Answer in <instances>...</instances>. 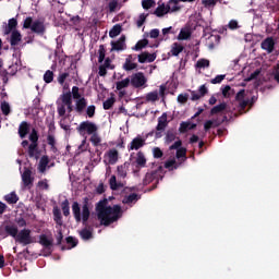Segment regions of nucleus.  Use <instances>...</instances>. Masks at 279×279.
<instances>
[{
  "mask_svg": "<svg viewBox=\"0 0 279 279\" xmlns=\"http://www.w3.org/2000/svg\"><path fill=\"white\" fill-rule=\"evenodd\" d=\"M97 217L104 226H110L123 216L120 205L106 206V202L100 201L97 205Z\"/></svg>",
  "mask_w": 279,
  "mask_h": 279,
  "instance_id": "obj_1",
  "label": "nucleus"
},
{
  "mask_svg": "<svg viewBox=\"0 0 279 279\" xmlns=\"http://www.w3.org/2000/svg\"><path fill=\"white\" fill-rule=\"evenodd\" d=\"M58 116L64 118L66 112L72 113L75 108L73 106L72 93L68 90L62 93L56 101Z\"/></svg>",
  "mask_w": 279,
  "mask_h": 279,
  "instance_id": "obj_2",
  "label": "nucleus"
},
{
  "mask_svg": "<svg viewBox=\"0 0 279 279\" xmlns=\"http://www.w3.org/2000/svg\"><path fill=\"white\" fill-rule=\"evenodd\" d=\"M72 214L76 222H83L86 225L90 217V209H89V199L87 197L83 201L82 211L81 205L78 202H73L72 206Z\"/></svg>",
  "mask_w": 279,
  "mask_h": 279,
  "instance_id": "obj_3",
  "label": "nucleus"
},
{
  "mask_svg": "<svg viewBox=\"0 0 279 279\" xmlns=\"http://www.w3.org/2000/svg\"><path fill=\"white\" fill-rule=\"evenodd\" d=\"M163 167L159 166L156 170L147 172L145 174V178L143 179V185H148L155 182L154 185L150 189H148V192H151L153 190L157 189L160 180H163Z\"/></svg>",
  "mask_w": 279,
  "mask_h": 279,
  "instance_id": "obj_4",
  "label": "nucleus"
},
{
  "mask_svg": "<svg viewBox=\"0 0 279 279\" xmlns=\"http://www.w3.org/2000/svg\"><path fill=\"white\" fill-rule=\"evenodd\" d=\"M23 28L31 29V32L37 35H44L46 33L45 22L40 20L34 21L31 16L23 21Z\"/></svg>",
  "mask_w": 279,
  "mask_h": 279,
  "instance_id": "obj_5",
  "label": "nucleus"
},
{
  "mask_svg": "<svg viewBox=\"0 0 279 279\" xmlns=\"http://www.w3.org/2000/svg\"><path fill=\"white\" fill-rule=\"evenodd\" d=\"M76 131L81 136L93 135L98 132V125L90 121H84L80 123Z\"/></svg>",
  "mask_w": 279,
  "mask_h": 279,
  "instance_id": "obj_6",
  "label": "nucleus"
},
{
  "mask_svg": "<svg viewBox=\"0 0 279 279\" xmlns=\"http://www.w3.org/2000/svg\"><path fill=\"white\" fill-rule=\"evenodd\" d=\"M15 241L21 245H32V243H35L29 229H22L19 232Z\"/></svg>",
  "mask_w": 279,
  "mask_h": 279,
  "instance_id": "obj_7",
  "label": "nucleus"
},
{
  "mask_svg": "<svg viewBox=\"0 0 279 279\" xmlns=\"http://www.w3.org/2000/svg\"><path fill=\"white\" fill-rule=\"evenodd\" d=\"M181 8L180 7H170V5H166L165 3H162L161 5H158L156 8V10L154 11V14L157 16V17H162L165 16L166 14L168 13H173V12H178L180 11Z\"/></svg>",
  "mask_w": 279,
  "mask_h": 279,
  "instance_id": "obj_8",
  "label": "nucleus"
},
{
  "mask_svg": "<svg viewBox=\"0 0 279 279\" xmlns=\"http://www.w3.org/2000/svg\"><path fill=\"white\" fill-rule=\"evenodd\" d=\"M130 83L133 87L140 88L147 83V78L143 72H138L131 76Z\"/></svg>",
  "mask_w": 279,
  "mask_h": 279,
  "instance_id": "obj_9",
  "label": "nucleus"
},
{
  "mask_svg": "<svg viewBox=\"0 0 279 279\" xmlns=\"http://www.w3.org/2000/svg\"><path fill=\"white\" fill-rule=\"evenodd\" d=\"M39 245L44 247L48 252V255L52 254V247H53V239L48 238L47 234H40L38 240Z\"/></svg>",
  "mask_w": 279,
  "mask_h": 279,
  "instance_id": "obj_10",
  "label": "nucleus"
},
{
  "mask_svg": "<svg viewBox=\"0 0 279 279\" xmlns=\"http://www.w3.org/2000/svg\"><path fill=\"white\" fill-rule=\"evenodd\" d=\"M111 51H123L126 49V36L122 35L117 41H111Z\"/></svg>",
  "mask_w": 279,
  "mask_h": 279,
  "instance_id": "obj_11",
  "label": "nucleus"
},
{
  "mask_svg": "<svg viewBox=\"0 0 279 279\" xmlns=\"http://www.w3.org/2000/svg\"><path fill=\"white\" fill-rule=\"evenodd\" d=\"M146 145V140L141 135L136 136L132 140V142L128 145V150H138L140 148Z\"/></svg>",
  "mask_w": 279,
  "mask_h": 279,
  "instance_id": "obj_12",
  "label": "nucleus"
},
{
  "mask_svg": "<svg viewBox=\"0 0 279 279\" xmlns=\"http://www.w3.org/2000/svg\"><path fill=\"white\" fill-rule=\"evenodd\" d=\"M228 120L227 116H223L222 119H214V120H207L204 123V130L205 132H208L211 128H218L222 123H225Z\"/></svg>",
  "mask_w": 279,
  "mask_h": 279,
  "instance_id": "obj_13",
  "label": "nucleus"
},
{
  "mask_svg": "<svg viewBox=\"0 0 279 279\" xmlns=\"http://www.w3.org/2000/svg\"><path fill=\"white\" fill-rule=\"evenodd\" d=\"M260 48L263 50H266L267 53H272L276 48V40L274 37H268L265 40L262 41Z\"/></svg>",
  "mask_w": 279,
  "mask_h": 279,
  "instance_id": "obj_14",
  "label": "nucleus"
},
{
  "mask_svg": "<svg viewBox=\"0 0 279 279\" xmlns=\"http://www.w3.org/2000/svg\"><path fill=\"white\" fill-rule=\"evenodd\" d=\"M19 22L15 17H12L8 21V24L3 26V34L10 35L13 32H17Z\"/></svg>",
  "mask_w": 279,
  "mask_h": 279,
  "instance_id": "obj_15",
  "label": "nucleus"
},
{
  "mask_svg": "<svg viewBox=\"0 0 279 279\" xmlns=\"http://www.w3.org/2000/svg\"><path fill=\"white\" fill-rule=\"evenodd\" d=\"M34 178L32 177V170L25 169L22 173V182L24 187L31 189L34 183Z\"/></svg>",
  "mask_w": 279,
  "mask_h": 279,
  "instance_id": "obj_16",
  "label": "nucleus"
},
{
  "mask_svg": "<svg viewBox=\"0 0 279 279\" xmlns=\"http://www.w3.org/2000/svg\"><path fill=\"white\" fill-rule=\"evenodd\" d=\"M88 101L85 97H82L81 99L75 100V107L74 110L78 114H82L85 109L87 108Z\"/></svg>",
  "mask_w": 279,
  "mask_h": 279,
  "instance_id": "obj_17",
  "label": "nucleus"
},
{
  "mask_svg": "<svg viewBox=\"0 0 279 279\" xmlns=\"http://www.w3.org/2000/svg\"><path fill=\"white\" fill-rule=\"evenodd\" d=\"M137 59L140 63H151L157 59V56L155 53L143 52L137 56Z\"/></svg>",
  "mask_w": 279,
  "mask_h": 279,
  "instance_id": "obj_18",
  "label": "nucleus"
},
{
  "mask_svg": "<svg viewBox=\"0 0 279 279\" xmlns=\"http://www.w3.org/2000/svg\"><path fill=\"white\" fill-rule=\"evenodd\" d=\"M29 131H31V125L26 121H23L20 123L17 133L21 138H25L29 133Z\"/></svg>",
  "mask_w": 279,
  "mask_h": 279,
  "instance_id": "obj_19",
  "label": "nucleus"
},
{
  "mask_svg": "<svg viewBox=\"0 0 279 279\" xmlns=\"http://www.w3.org/2000/svg\"><path fill=\"white\" fill-rule=\"evenodd\" d=\"M136 168H145L147 165V158L143 151H137L135 158Z\"/></svg>",
  "mask_w": 279,
  "mask_h": 279,
  "instance_id": "obj_20",
  "label": "nucleus"
},
{
  "mask_svg": "<svg viewBox=\"0 0 279 279\" xmlns=\"http://www.w3.org/2000/svg\"><path fill=\"white\" fill-rule=\"evenodd\" d=\"M10 34V46H17L22 41V34L20 33V31H13Z\"/></svg>",
  "mask_w": 279,
  "mask_h": 279,
  "instance_id": "obj_21",
  "label": "nucleus"
},
{
  "mask_svg": "<svg viewBox=\"0 0 279 279\" xmlns=\"http://www.w3.org/2000/svg\"><path fill=\"white\" fill-rule=\"evenodd\" d=\"M107 157H108V163L110 165H116L119 160V151L116 148L109 149L107 151Z\"/></svg>",
  "mask_w": 279,
  "mask_h": 279,
  "instance_id": "obj_22",
  "label": "nucleus"
},
{
  "mask_svg": "<svg viewBox=\"0 0 279 279\" xmlns=\"http://www.w3.org/2000/svg\"><path fill=\"white\" fill-rule=\"evenodd\" d=\"M168 126V114L163 112L160 118H158V124L156 126L157 131H165Z\"/></svg>",
  "mask_w": 279,
  "mask_h": 279,
  "instance_id": "obj_23",
  "label": "nucleus"
},
{
  "mask_svg": "<svg viewBox=\"0 0 279 279\" xmlns=\"http://www.w3.org/2000/svg\"><path fill=\"white\" fill-rule=\"evenodd\" d=\"M49 162H50V159L47 155L41 156L39 163H38V171L40 173H45Z\"/></svg>",
  "mask_w": 279,
  "mask_h": 279,
  "instance_id": "obj_24",
  "label": "nucleus"
},
{
  "mask_svg": "<svg viewBox=\"0 0 279 279\" xmlns=\"http://www.w3.org/2000/svg\"><path fill=\"white\" fill-rule=\"evenodd\" d=\"M53 220L56 225L63 226V217L59 207L54 206L52 209Z\"/></svg>",
  "mask_w": 279,
  "mask_h": 279,
  "instance_id": "obj_25",
  "label": "nucleus"
},
{
  "mask_svg": "<svg viewBox=\"0 0 279 279\" xmlns=\"http://www.w3.org/2000/svg\"><path fill=\"white\" fill-rule=\"evenodd\" d=\"M47 144L50 146V150L52 153H57L58 148H57V140L56 136L51 133H48L47 135Z\"/></svg>",
  "mask_w": 279,
  "mask_h": 279,
  "instance_id": "obj_26",
  "label": "nucleus"
},
{
  "mask_svg": "<svg viewBox=\"0 0 279 279\" xmlns=\"http://www.w3.org/2000/svg\"><path fill=\"white\" fill-rule=\"evenodd\" d=\"M183 51H184V46H182V45L179 44V43L172 44L170 52H171V54H172L173 57H178V56H179L180 53H182Z\"/></svg>",
  "mask_w": 279,
  "mask_h": 279,
  "instance_id": "obj_27",
  "label": "nucleus"
},
{
  "mask_svg": "<svg viewBox=\"0 0 279 279\" xmlns=\"http://www.w3.org/2000/svg\"><path fill=\"white\" fill-rule=\"evenodd\" d=\"M4 231L11 235L13 239H17L19 235V228L16 226H5Z\"/></svg>",
  "mask_w": 279,
  "mask_h": 279,
  "instance_id": "obj_28",
  "label": "nucleus"
},
{
  "mask_svg": "<svg viewBox=\"0 0 279 279\" xmlns=\"http://www.w3.org/2000/svg\"><path fill=\"white\" fill-rule=\"evenodd\" d=\"M3 198L8 204H16L20 199L15 192H11L10 194L4 195Z\"/></svg>",
  "mask_w": 279,
  "mask_h": 279,
  "instance_id": "obj_29",
  "label": "nucleus"
},
{
  "mask_svg": "<svg viewBox=\"0 0 279 279\" xmlns=\"http://www.w3.org/2000/svg\"><path fill=\"white\" fill-rule=\"evenodd\" d=\"M226 109H227V102H221L220 105H217L214 108H211L210 114L211 116L219 114L222 111H225Z\"/></svg>",
  "mask_w": 279,
  "mask_h": 279,
  "instance_id": "obj_30",
  "label": "nucleus"
},
{
  "mask_svg": "<svg viewBox=\"0 0 279 279\" xmlns=\"http://www.w3.org/2000/svg\"><path fill=\"white\" fill-rule=\"evenodd\" d=\"M109 185H110V189L113 190V191H117V190H119L120 187H123V184H122V183H118L116 175H111V177H110V179H109Z\"/></svg>",
  "mask_w": 279,
  "mask_h": 279,
  "instance_id": "obj_31",
  "label": "nucleus"
},
{
  "mask_svg": "<svg viewBox=\"0 0 279 279\" xmlns=\"http://www.w3.org/2000/svg\"><path fill=\"white\" fill-rule=\"evenodd\" d=\"M122 33V26L120 24L114 25L110 31H109V37L114 38L119 36Z\"/></svg>",
  "mask_w": 279,
  "mask_h": 279,
  "instance_id": "obj_32",
  "label": "nucleus"
},
{
  "mask_svg": "<svg viewBox=\"0 0 279 279\" xmlns=\"http://www.w3.org/2000/svg\"><path fill=\"white\" fill-rule=\"evenodd\" d=\"M130 84H131V80H130V77H126V78L122 80L121 82L116 83V89L122 90L123 88L129 87Z\"/></svg>",
  "mask_w": 279,
  "mask_h": 279,
  "instance_id": "obj_33",
  "label": "nucleus"
},
{
  "mask_svg": "<svg viewBox=\"0 0 279 279\" xmlns=\"http://www.w3.org/2000/svg\"><path fill=\"white\" fill-rule=\"evenodd\" d=\"M117 173H118V177H120L122 179H125L128 177V166H126V163L118 166L117 167Z\"/></svg>",
  "mask_w": 279,
  "mask_h": 279,
  "instance_id": "obj_34",
  "label": "nucleus"
},
{
  "mask_svg": "<svg viewBox=\"0 0 279 279\" xmlns=\"http://www.w3.org/2000/svg\"><path fill=\"white\" fill-rule=\"evenodd\" d=\"M148 45H149L148 39H142V40H138L132 49L135 51H140V50L146 48Z\"/></svg>",
  "mask_w": 279,
  "mask_h": 279,
  "instance_id": "obj_35",
  "label": "nucleus"
},
{
  "mask_svg": "<svg viewBox=\"0 0 279 279\" xmlns=\"http://www.w3.org/2000/svg\"><path fill=\"white\" fill-rule=\"evenodd\" d=\"M192 37V32L190 29H181L178 39L179 40H187Z\"/></svg>",
  "mask_w": 279,
  "mask_h": 279,
  "instance_id": "obj_36",
  "label": "nucleus"
},
{
  "mask_svg": "<svg viewBox=\"0 0 279 279\" xmlns=\"http://www.w3.org/2000/svg\"><path fill=\"white\" fill-rule=\"evenodd\" d=\"M138 64L137 63H134L130 60H125L124 64L122 65V69L126 72H130L132 70H135L137 69Z\"/></svg>",
  "mask_w": 279,
  "mask_h": 279,
  "instance_id": "obj_37",
  "label": "nucleus"
},
{
  "mask_svg": "<svg viewBox=\"0 0 279 279\" xmlns=\"http://www.w3.org/2000/svg\"><path fill=\"white\" fill-rule=\"evenodd\" d=\"M28 140L31 141V144H38L39 141V134L36 129H32Z\"/></svg>",
  "mask_w": 279,
  "mask_h": 279,
  "instance_id": "obj_38",
  "label": "nucleus"
},
{
  "mask_svg": "<svg viewBox=\"0 0 279 279\" xmlns=\"http://www.w3.org/2000/svg\"><path fill=\"white\" fill-rule=\"evenodd\" d=\"M178 133L174 130H168L166 133V142L168 144L172 143L173 141L177 140Z\"/></svg>",
  "mask_w": 279,
  "mask_h": 279,
  "instance_id": "obj_39",
  "label": "nucleus"
},
{
  "mask_svg": "<svg viewBox=\"0 0 279 279\" xmlns=\"http://www.w3.org/2000/svg\"><path fill=\"white\" fill-rule=\"evenodd\" d=\"M89 142L93 144V146H99L101 143V137L99 136L98 132H95L94 134H90Z\"/></svg>",
  "mask_w": 279,
  "mask_h": 279,
  "instance_id": "obj_40",
  "label": "nucleus"
},
{
  "mask_svg": "<svg viewBox=\"0 0 279 279\" xmlns=\"http://www.w3.org/2000/svg\"><path fill=\"white\" fill-rule=\"evenodd\" d=\"M80 236L83 241H89V239H93V232L87 229H83L80 231Z\"/></svg>",
  "mask_w": 279,
  "mask_h": 279,
  "instance_id": "obj_41",
  "label": "nucleus"
},
{
  "mask_svg": "<svg viewBox=\"0 0 279 279\" xmlns=\"http://www.w3.org/2000/svg\"><path fill=\"white\" fill-rule=\"evenodd\" d=\"M61 209H62V213H63V216L68 217L70 216V202L69 199H64L62 203H61Z\"/></svg>",
  "mask_w": 279,
  "mask_h": 279,
  "instance_id": "obj_42",
  "label": "nucleus"
},
{
  "mask_svg": "<svg viewBox=\"0 0 279 279\" xmlns=\"http://www.w3.org/2000/svg\"><path fill=\"white\" fill-rule=\"evenodd\" d=\"M71 99H75L76 100H80V99H83L81 93H80V87L77 86H73L72 87V92H71Z\"/></svg>",
  "mask_w": 279,
  "mask_h": 279,
  "instance_id": "obj_43",
  "label": "nucleus"
},
{
  "mask_svg": "<svg viewBox=\"0 0 279 279\" xmlns=\"http://www.w3.org/2000/svg\"><path fill=\"white\" fill-rule=\"evenodd\" d=\"M138 199H140L138 194H136V193H131L130 195H128V196H125V197L123 198V203H125V204H131V203L136 202V201H138Z\"/></svg>",
  "mask_w": 279,
  "mask_h": 279,
  "instance_id": "obj_44",
  "label": "nucleus"
},
{
  "mask_svg": "<svg viewBox=\"0 0 279 279\" xmlns=\"http://www.w3.org/2000/svg\"><path fill=\"white\" fill-rule=\"evenodd\" d=\"M43 78L46 84H50L53 82L54 73L52 71L48 70L45 72Z\"/></svg>",
  "mask_w": 279,
  "mask_h": 279,
  "instance_id": "obj_45",
  "label": "nucleus"
},
{
  "mask_svg": "<svg viewBox=\"0 0 279 279\" xmlns=\"http://www.w3.org/2000/svg\"><path fill=\"white\" fill-rule=\"evenodd\" d=\"M65 243L68 245H71L70 247H68V250H72L73 247H76L78 245V240L70 235L65 238Z\"/></svg>",
  "mask_w": 279,
  "mask_h": 279,
  "instance_id": "obj_46",
  "label": "nucleus"
},
{
  "mask_svg": "<svg viewBox=\"0 0 279 279\" xmlns=\"http://www.w3.org/2000/svg\"><path fill=\"white\" fill-rule=\"evenodd\" d=\"M106 52V47L104 45H100L98 49V63H102L105 61Z\"/></svg>",
  "mask_w": 279,
  "mask_h": 279,
  "instance_id": "obj_47",
  "label": "nucleus"
},
{
  "mask_svg": "<svg viewBox=\"0 0 279 279\" xmlns=\"http://www.w3.org/2000/svg\"><path fill=\"white\" fill-rule=\"evenodd\" d=\"M116 104V98L114 97H111V98H108L106 101L102 102V108L105 110H110Z\"/></svg>",
  "mask_w": 279,
  "mask_h": 279,
  "instance_id": "obj_48",
  "label": "nucleus"
},
{
  "mask_svg": "<svg viewBox=\"0 0 279 279\" xmlns=\"http://www.w3.org/2000/svg\"><path fill=\"white\" fill-rule=\"evenodd\" d=\"M38 150V144L31 143L28 145L27 154L29 158L35 157V153Z\"/></svg>",
  "mask_w": 279,
  "mask_h": 279,
  "instance_id": "obj_49",
  "label": "nucleus"
},
{
  "mask_svg": "<svg viewBox=\"0 0 279 279\" xmlns=\"http://www.w3.org/2000/svg\"><path fill=\"white\" fill-rule=\"evenodd\" d=\"M186 154H187V149L184 147H181L177 150L175 157L177 159L183 158V160H186Z\"/></svg>",
  "mask_w": 279,
  "mask_h": 279,
  "instance_id": "obj_50",
  "label": "nucleus"
},
{
  "mask_svg": "<svg viewBox=\"0 0 279 279\" xmlns=\"http://www.w3.org/2000/svg\"><path fill=\"white\" fill-rule=\"evenodd\" d=\"M159 100V94L157 90L148 93L146 95V101H157Z\"/></svg>",
  "mask_w": 279,
  "mask_h": 279,
  "instance_id": "obj_51",
  "label": "nucleus"
},
{
  "mask_svg": "<svg viewBox=\"0 0 279 279\" xmlns=\"http://www.w3.org/2000/svg\"><path fill=\"white\" fill-rule=\"evenodd\" d=\"M68 77H70V73L64 72V73H59L58 77H57V82L60 85H64L65 81L68 80Z\"/></svg>",
  "mask_w": 279,
  "mask_h": 279,
  "instance_id": "obj_52",
  "label": "nucleus"
},
{
  "mask_svg": "<svg viewBox=\"0 0 279 279\" xmlns=\"http://www.w3.org/2000/svg\"><path fill=\"white\" fill-rule=\"evenodd\" d=\"M165 168L169 169V170H173V169H178L179 166L177 165V160L175 159H171L165 162Z\"/></svg>",
  "mask_w": 279,
  "mask_h": 279,
  "instance_id": "obj_53",
  "label": "nucleus"
},
{
  "mask_svg": "<svg viewBox=\"0 0 279 279\" xmlns=\"http://www.w3.org/2000/svg\"><path fill=\"white\" fill-rule=\"evenodd\" d=\"M155 5H156L155 0H143V1H142V7H143V9H145V10H149V9H151V8L155 7Z\"/></svg>",
  "mask_w": 279,
  "mask_h": 279,
  "instance_id": "obj_54",
  "label": "nucleus"
},
{
  "mask_svg": "<svg viewBox=\"0 0 279 279\" xmlns=\"http://www.w3.org/2000/svg\"><path fill=\"white\" fill-rule=\"evenodd\" d=\"M231 92H233V90L230 85H226L225 87L221 88V93L225 98H230Z\"/></svg>",
  "mask_w": 279,
  "mask_h": 279,
  "instance_id": "obj_55",
  "label": "nucleus"
},
{
  "mask_svg": "<svg viewBox=\"0 0 279 279\" xmlns=\"http://www.w3.org/2000/svg\"><path fill=\"white\" fill-rule=\"evenodd\" d=\"M119 7V2L117 0H111L109 3H108V9H109V13H113L117 11Z\"/></svg>",
  "mask_w": 279,
  "mask_h": 279,
  "instance_id": "obj_56",
  "label": "nucleus"
},
{
  "mask_svg": "<svg viewBox=\"0 0 279 279\" xmlns=\"http://www.w3.org/2000/svg\"><path fill=\"white\" fill-rule=\"evenodd\" d=\"M191 122H182L180 123L179 132L184 134L190 130Z\"/></svg>",
  "mask_w": 279,
  "mask_h": 279,
  "instance_id": "obj_57",
  "label": "nucleus"
},
{
  "mask_svg": "<svg viewBox=\"0 0 279 279\" xmlns=\"http://www.w3.org/2000/svg\"><path fill=\"white\" fill-rule=\"evenodd\" d=\"M0 108H1V111H2V113L4 116H9L10 114L11 107H10V105L8 102H2Z\"/></svg>",
  "mask_w": 279,
  "mask_h": 279,
  "instance_id": "obj_58",
  "label": "nucleus"
},
{
  "mask_svg": "<svg viewBox=\"0 0 279 279\" xmlns=\"http://www.w3.org/2000/svg\"><path fill=\"white\" fill-rule=\"evenodd\" d=\"M153 156L156 159L162 158L163 157V151L159 147H154L153 148Z\"/></svg>",
  "mask_w": 279,
  "mask_h": 279,
  "instance_id": "obj_59",
  "label": "nucleus"
},
{
  "mask_svg": "<svg viewBox=\"0 0 279 279\" xmlns=\"http://www.w3.org/2000/svg\"><path fill=\"white\" fill-rule=\"evenodd\" d=\"M86 114L88 118H94L96 114V106L92 105L86 108Z\"/></svg>",
  "mask_w": 279,
  "mask_h": 279,
  "instance_id": "obj_60",
  "label": "nucleus"
},
{
  "mask_svg": "<svg viewBox=\"0 0 279 279\" xmlns=\"http://www.w3.org/2000/svg\"><path fill=\"white\" fill-rule=\"evenodd\" d=\"M209 65H210V62L206 59H202L196 62V68H199V69L208 68Z\"/></svg>",
  "mask_w": 279,
  "mask_h": 279,
  "instance_id": "obj_61",
  "label": "nucleus"
},
{
  "mask_svg": "<svg viewBox=\"0 0 279 279\" xmlns=\"http://www.w3.org/2000/svg\"><path fill=\"white\" fill-rule=\"evenodd\" d=\"M37 186L41 190H49V183L47 179L37 182Z\"/></svg>",
  "mask_w": 279,
  "mask_h": 279,
  "instance_id": "obj_62",
  "label": "nucleus"
},
{
  "mask_svg": "<svg viewBox=\"0 0 279 279\" xmlns=\"http://www.w3.org/2000/svg\"><path fill=\"white\" fill-rule=\"evenodd\" d=\"M245 96H246V90L245 89H241L236 95H235V100L238 102L245 100Z\"/></svg>",
  "mask_w": 279,
  "mask_h": 279,
  "instance_id": "obj_63",
  "label": "nucleus"
},
{
  "mask_svg": "<svg viewBox=\"0 0 279 279\" xmlns=\"http://www.w3.org/2000/svg\"><path fill=\"white\" fill-rule=\"evenodd\" d=\"M189 97H190L189 94H180V95H178L177 100L180 104H186L189 101Z\"/></svg>",
  "mask_w": 279,
  "mask_h": 279,
  "instance_id": "obj_64",
  "label": "nucleus"
}]
</instances>
